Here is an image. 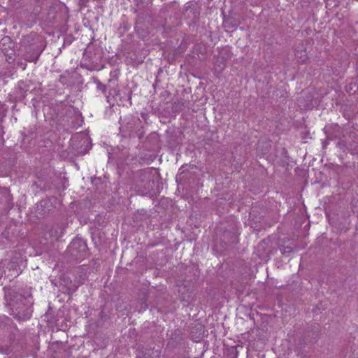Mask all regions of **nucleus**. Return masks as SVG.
Returning a JSON list of instances; mask_svg holds the SVG:
<instances>
[{"instance_id":"f257e3e1","label":"nucleus","mask_w":358,"mask_h":358,"mask_svg":"<svg viewBox=\"0 0 358 358\" xmlns=\"http://www.w3.org/2000/svg\"><path fill=\"white\" fill-rule=\"evenodd\" d=\"M159 176L157 170L155 168H147L137 171L134 174V182L136 186L149 191L152 189L155 180Z\"/></svg>"},{"instance_id":"f03ea898","label":"nucleus","mask_w":358,"mask_h":358,"mask_svg":"<svg viewBox=\"0 0 358 358\" xmlns=\"http://www.w3.org/2000/svg\"><path fill=\"white\" fill-rule=\"evenodd\" d=\"M70 255L76 259L84 258L87 254L86 242L80 238H74L68 248Z\"/></svg>"},{"instance_id":"7ed1b4c3","label":"nucleus","mask_w":358,"mask_h":358,"mask_svg":"<svg viewBox=\"0 0 358 358\" xmlns=\"http://www.w3.org/2000/svg\"><path fill=\"white\" fill-rule=\"evenodd\" d=\"M0 207L1 210L8 211L12 208L13 196L7 188H0Z\"/></svg>"},{"instance_id":"20e7f679","label":"nucleus","mask_w":358,"mask_h":358,"mask_svg":"<svg viewBox=\"0 0 358 358\" xmlns=\"http://www.w3.org/2000/svg\"><path fill=\"white\" fill-rule=\"evenodd\" d=\"M335 130L338 132L341 131V134L336 135V138H338L340 139V141L338 142V146H339L341 148L343 147L348 148L347 141L345 139H343V138H345V134H348V132L341 129V128L338 125H336L335 127Z\"/></svg>"},{"instance_id":"39448f33","label":"nucleus","mask_w":358,"mask_h":358,"mask_svg":"<svg viewBox=\"0 0 358 358\" xmlns=\"http://www.w3.org/2000/svg\"><path fill=\"white\" fill-rule=\"evenodd\" d=\"M94 83L96 85V89L99 91H101L104 94L106 93V86L103 84L100 80L98 79L94 80Z\"/></svg>"},{"instance_id":"423d86ee","label":"nucleus","mask_w":358,"mask_h":358,"mask_svg":"<svg viewBox=\"0 0 358 358\" xmlns=\"http://www.w3.org/2000/svg\"><path fill=\"white\" fill-rule=\"evenodd\" d=\"M62 234H63V232L61 231L59 233V234H58L56 229H52L51 231H50L51 236H52V237H54L55 238H59V237H61Z\"/></svg>"},{"instance_id":"0eeeda50","label":"nucleus","mask_w":358,"mask_h":358,"mask_svg":"<svg viewBox=\"0 0 358 358\" xmlns=\"http://www.w3.org/2000/svg\"><path fill=\"white\" fill-rule=\"evenodd\" d=\"M296 57H299L301 59L302 61H305L306 59V54L305 52H296Z\"/></svg>"},{"instance_id":"6e6552de","label":"nucleus","mask_w":358,"mask_h":358,"mask_svg":"<svg viewBox=\"0 0 358 358\" xmlns=\"http://www.w3.org/2000/svg\"><path fill=\"white\" fill-rule=\"evenodd\" d=\"M137 1V6H138L140 3H148L152 0H136Z\"/></svg>"},{"instance_id":"1a4fd4ad","label":"nucleus","mask_w":358,"mask_h":358,"mask_svg":"<svg viewBox=\"0 0 358 358\" xmlns=\"http://www.w3.org/2000/svg\"><path fill=\"white\" fill-rule=\"evenodd\" d=\"M141 24V22L140 20H138L137 22H136V29H138L140 28L139 25Z\"/></svg>"},{"instance_id":"9d476101","label":"nucleus","mask_w":358,"mask_h":358,"mask_svg":"<svg viewBox=\"0 0 358 358\" xmlns=\"http://www.w3.org/2000/svg\"><path fill=\"white\" fill-rule=\"evenodd\" d=\"M19 299H20V301H23V300H24V299L22 298V296H19Z\"/></svg>"},{"instance_id":"9b49d317","label":"nucleus","mask_w":358,"mask_h":358,"mask_svg":"<svg viewBox=\"0 0 358 358\" xmlns=\"http://www.w3.org/2000/svg\"><path fill=\"white\" fill-rule=\"evenodd\" d=\"M106 96L107 101L109 102V96Z\"/></svg>"},{"instance_id":"f8f14e48","label":"nucleus","mask_w":358,"mask_h":358,"mask_svg":"<svg viewBox=\"0 0 358 358\" xmlns=\"http://www.w3.org/2000/svg\"><path fill=\"white\" fill-rule=\"evenodd\" d=\"M145 358H147V357H145Z\"/></svg>"}]
</instances>
